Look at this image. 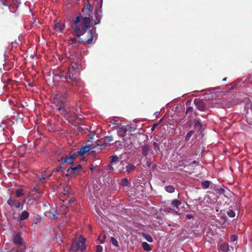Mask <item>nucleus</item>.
I'll return each instance as SVG.
<instances>
[{"instance_id": "obj_1", "label": "nucleus", "mask_w": 252, "mask_h": 252, "mask_svg": "<svg viewBox=\"0 0 252 252\" xmlns=\"http://www.w3.org/2000/svg\"><path fill=\"white\" fill-rule=\"evenodd\" d=\"M82 12L84 16H77L72 24L71 28L75 35L78 37L86 34L88 38L85 39V41L90 43L93 41L95 34L94 32L91 30L88 31L90 28L91 6L88 5L86 8H84L82 9Z\"/></svg>"}, {"instance_id": "obj_2", "label": "nucleus", "mask_w": 252, "mask_h": 252, "mask_svg": "<svg viewBox=\"0 0 252 252\" xmlns=\"http://www.w3.org/2000/svg\"><path fill=\"white\" fill-rule=\"evenodd\" d=\"M79 66L78 63H72L67 73L63 71L58 76L61 79L66 80L68 83L78 84L79 82Z\"/></svg>"}, {"instance_id": "obj_3", "label": "nucleus", "mask_w": 252, "mask_h": 252, "mask_svg": "<svg viewBox=\"0 0 252 252\" xmlns=\"http://www.w3.org/2000/svg\"><path fill=\"white\" fill-rule=\"evenodd\" d=\"M85 243L86 239L82 237H79L78 240H75L73 242L70 251L75 252L80 250L82 252H85L86 249Z\"/></svg>"}, {"instance_id": "obj_4", "label": "nucleus", "mask_w": 252, "mask_h": 252, "mask_svg": "<svg viewBox=\"0 0 252 252\" xmlns=\"http://www.w3.org/2000/svg\"><path fill=\"white\" fill-rule=\"evenodd\" d=\"M78 156H80V155L78 154L77 151L76 152L70 155L68 158H67V157H65V158L62 157L60 159H58V161L59 162H62L63 163L67 162L69 164H72L73 159L75 158Z\"/></svg>"}, {"instance_id": "obj_5", "label": "nucleus", "mask_w": 252, "mask_h": 252, "mask_svg": "<svg viewBox=\"0 0 252 252\" xmlns=\"http://www.w3.org/2000/svg\"><path fill=\"white\" fill-rule=\"evenodd\" d=\"M7 203L11 207H15L16 208H21V209L23 208V205H22L18 200L12 198L11 196L8 199Z\"/></svg>"}, {"instance_id": "obj_6", "label": "nucleus", "mask_w": 252, "mask_h": 252, "mask_svg": "<svg viewBox=\"0 0 252 252\" xmlns=\"http://www.w3.org/2000/svg\"><path fill=\"white\" fill-rule=\"evenodd\" d=\"M54 29L56 32H62L64 30L65 25L60 21H56L54 22Z\"/></svg>"}, {"instance_id": "obj_7", "label": "nucleus", "mask_w": 252, "mask_h": 252, "mask_svg": "<svg viewBox=\"0 0 252 252\" xmlns=\"http://www.w3.org/2000/svg\"><path fill=\"white\" fill-rule=\"evenodd\" d=\"M196 108L200 111H204L206 109V106L204 103L202 101L198 99H195L194 101Z\"/></svg>"}, {"instance_id": "obj_8", "label": "nucleus", "mask_w": 252, "mask_h": 252, "mask_svg": "<svg viewBox=\"0 0 252 252\" xmlns=\"http://www.w3.org/2000/svg\"><path fill=\"white\" fill-rule=\"evenodd\" d=\"M96 148V146L94 147H92L90 145H87L82 147L78 151V154H80V156H83L85 153L89 152L92 149Z\"/></svg>"}, {"instance_id": "obj_9", "label": "nucleus", "mask_w": 252, "mask_h": 252, "mask_svg": "<svg viewBox=\"0 0 252 252\" xmlns=\"http://www.w3.org/2000/svg\"><path fill=\"white\" fill-rule=\"evenodd\" d=\"M30 216V213L27 211H23L17 219V221L20 222L27 220Z\"/></svg>"}, {"instance_id": "obj_10", "label": "nucleus", "mask_w": 252, "mask_h": 252, "mask_svg": "<svg viewBox=\"0 0 252 252\" xmlns=\"http://www.w3.org/2000/svg\"><path fill=\"white\" fill-rule=\"evenodd\" d=\"M57 214V210L55 208L53 209L51 211H46L44 213L46 217L53 219L56 218V216Z\"/></svg>"}, {"instance_id": "obj_11", "label": "nucleus", "mask_w": 252, "mask_h": 252, "mask_svg": "<svg viewBox=\"0 0 252 252\" xmlns=\"http://www.w3.org/2000/svg\"><path fill=\"white\" fill-rule=\"evenodd\" d=\"M13 241L15 244H21L23 242V239L21 237L20 233H16L13 237Z\"/></svg>"}, {"instance_id": "obj_12", "label": "nucleus", "mask_w": 252, "mask_h": 252, "mask_svg": "<svg viewBox=\"0 0 252 252\" xmlns=\"http://www.w3.org/2000/svg\"><path fill=\"white\" fill-rule=\"evenodd\" d=\"M128 126H123L118 129V132L121 136H124L128 130Z\"/></svg>"}, {"instance_id": "obj_13", "label": "nucleus", "mask_w": 252, "mask_h": 252, "mask_svg": "<svg viewBox=\"0 0 252 252\" xmlns=\"http://www.w3.org/2000/svg\"><path fill=\"white\" fill-rule=\"evenodd\" d=\"M82 169V166L80 165H78L75 167H71L68 168L67 170V171L69 173H71V171L74 172V174H78V169Z\"/></svg>"}, {"instance_id": "obj_14", "label": "nucleus", "mask_w": 252, "mask_h": 252, "mask_svg": "<svg viewBox=\"0 0 252 252\" xmlns=\"http://www.w3.org/2000/svg\"><path fill=\"white\" fill-rule=\"evenodd\" d=\"M220 251L221 252H227L230 251L228 245L225 243L221 244L220 247Z\"/></svg>"}, {"instance_id": "obj_15", "label": "nucleus", "mask_w": 252, "mask_h": 252, "mask_svg": "<svg viewBox=\"0 0 252 252\" xmlns=\"http://www.w3.org/2000/svg\"><path fill=\"white\" fill-rule=\"evenodd\" d=\"M125 168L126 169V171L127 172V173H130L131 172L135 170V166L131 163H128L126 166Z\"/></svg>"}, {"instance_id": "obj_16", "label": "nucleus", "mask_w": 252, "mask_h": 252, "mask_svg": "<svg viewBox=\"0 0 252 252\" xmlns=\"http://www.w3.org/2000/svg\"><path fill=\"white\" fill-rule=\"evenodd\" d=\"M150 151V148L149 145H144L142 149V153L143 155L145 156H147L148 153Z\"/></svg>"}, {"instance_id": "obj_17", "label": "nucleus", "mask_w": 252, "mask_h": 252, "mask_svg": "<svg viewBox=\"0 0 252 252\" xmlns=\"http://www.w3.org/2000/svg\"><path fill=\"white\" fill-rule=\"evenodd\" d=\"M194 126L195 128L200 129L202 126V125L200 122V120L198 118H196L194 120Z\"/></svg>"}, {"instance_id": "obj_18", "label": "nucleus", "mask_w": 252, "mask_h": 252, "mask_svg": "<svg viewBox=\"0 0 252 252\" xmlns=\"http://www.w3.org/2000/svg\"><path fill=\"white\" fill-rule=\"evenodd\" d=\"M181 203H182L180 200L174 199L172 201L171 205L177 209L181 205Z\"/></svg>"}, {"instance_id": "obj_19", "label": "nucleus", "mask_w": 252, "mask_h": 252, "mask_svg": "<svg viewBox=\"0 0 252 252\" xmlns=\"http://www.w3.org/2000/svg\"><path fill=\"white\" fill-rule=\"evenodd\" d=\"M142 246L143 249L147 252H150L152 250V249L149 244H148L147 242H143L142 243Z\"/></svg>"}, {"instance_id": "obj_20", "label": "nucleus", "mask_w": 252, "mask_h": 252, "mask_svg": "<svg viewBox=\"0 0 252 252\" xmlns=\"http://www.w3.org/2000/svg\"><path fill=\"white\" fill-rule=\"evenodd\" d=\"M164 189L168 193H173L175 191V188L173 186H165Z\"/></svg>"}, {"instance_id": "obj_21", "label": "nucleus", "mask_w": 252, "mask_h": 252, "mask_svg": "<svg viewBox=\"0 0 252 252\" xmlns=\"http://www.w3.org/2000/svg\"><path fill=\"white\" fill-rule=\"evenodd\" d=\"M0 5L7 6L10 12H12L11 10V6L8 4L7 1L6 0H0Z\"/></svg>"}, {"instance_id": "obj_22", "label": "nucleus", "mask_w": 252, "mask_h": 252, "mask_svg": "<svg viewBox=\"0 0 252 252\" xmlns=\"http://www.w3.org/2000/svg\"><path fill=\"white\" fill-rule=\"evenodd\" d=\"M211 182L209 181H205L201 183V186L204 189H207L209 188Z\"/></svg>"}, {"instance_id": "obj_23", "label": "nucleus", "mask_w": 252, "mask_h": 252, "mask_svg": "<svg viewBox=\"0 0 252 252\" xmlns=\"http://www.w3.org/2000/svg\"><path fill=\"white\" fill-rule=\"evenodd\" d=\"M108 143V142H107V141L104 139V141H103V143L100 145H99L97 144V145H96V147L99 146V149L100 150H102V149H105L107 147Z\"/></svg>"}, {"instance_id": "obj_24", "label": "nucleus", "mask_w": 252, "mask_h": 252, "mask_svg": "<svg viewBox=\"0 0 252 252\" xmlns=\"http://www.w3.org/2000/svg\"><path fill=\"white\" fill-rule=\"evenodd\" d=\"M106 238V234H100L99 235L98 237V240L100 241V243L101 244H103L104 243V239H105Z\"/></svg>"}, {"instance_id": "obj_25", "label": "nucleus", "mask_w": 252, "mask_h": 252, "mask_svg": "<svg viewBox=\"0 0 252 252\" xmlns=\"http://www.w3.org/2000/svg\"><path fill=\"white\" fill-rule=\"evenodd\" d=\"M143 237L147 241H148L150 243H151L153 241V239L152 237L150 235L144 234Z\"/></svg>"}, {"instance_id": "obj_26", "label": "nucleus", "mask_w": 252, "mask_h": 252, "mask_svg": "<svg viewBox=\"0 0 252 252\" xmlns=\"http://www.w3.org/2000/svg\"><path fill=\"white\" fill-rule=\"evenodd\" d=\"M60 96H61V95L59 94H58L56 95L55 97H54V99H55V101L56 102H58V101H60L62 103H64L65 102L64 99H61V100H60Z\"/></svg>"}, {"instance_id": "obj_27", "label": "nucleus", "mask_w": 252, "mask_h": 252, "mask_svg": "<svg viewBox=\"0 0 252 252\" xmlns=\"http://www.w3.org/2000/svg\"><path fill=\"white\" fill-rule=\"evenodd\" d=\"M101 13H102V11L101 9H100L96 12V18L98 20V22L97 23H95V25H96L100 22V18H101Z\"/></svg>"}, {"instance_id": "obj_28", "label": "nucleus", "mask_w": 252, "mask_h": 252, "mask_svg": "<svg viewBox=\"0 0 252 252\" xmlns=\"http://www.w3.org/2000/svg\"><path fill=\"white\" fill-rule=\"evenodd\" d=\"M16 196L19 197L24 195L23 190L21 189H18L16 191Z\"/></svg>"}, {"instance_id": "obj_29", "label": "nucleus", "mask_w": 252, "mask_h": 252, "mask_svg": "<svg viewBox=\"0 0 252 252\" xmlns=\"http://www.w3.org/2000/svg\"><path fill=\"white\" fill-rule=\"evenodd\" d=\"M118 162V158L117 156H112L111 157V163L113 164Z\"/></svg>"}, {"instance_id": "obj_30", "label": "nucleus", "mask_w": 252, "mask_h": 252, "mask_svg": "<svg viewBox=\"0 0 252 252\" xmlns=\"http://www.w3.org/2000/svg\"><path fill=\"white\" fill-rule=\"evenodd\" d=\"M193 131L192 130H190V131H189V132H188V133L187 134L186 137H185V140L187 141H188L190 138L191 137V136L192 135V134H193Z\"/></svg>"}, {"instance_id": "obj_31", "label": "nucleus", "mask_w": 252, "mask_h": 252, "mask_svg": "<svg viewBox=\"0 0 252 252\" xmlns=\"http://www.w3.org/2000/svg\"><path fill=\"white\" fill-rule=\"evenodd\" d=\"M110 240H111V242L112 244L114 246H115L116 247H119L118 242L114 237H111Z\"/></svg>"}, {"instance_id": "obj_32", "label": "nucleus", "mask_w": 252, "mask_h": 252, "mask_svg": "<svg viewBox=\"0 0 252 252\" xmlns=\"http://www.w3.org/2000/svg\"><path fill=\"white\" fill-rule=\"evenodd\" d=\"M121 184L124 186H128L129 183L126 178H124L122 180Z\"/></svg>"}, {"instance_id": "obj_33", "label": "nucleus", "mask_w": 252, "mask_h": 252, "mask_svg": "<svg viewBox=\"0 0 252 252\" xmlns=\"http://www.w3.org/2000/svg\"><path fill=\"white\" fill-rule=\"evenodd\" d=\"M227 215L231 218H234L235 216V213L233 210H229L227 211Z\"/></svg>"}, {"instance_id": "obj_34", "label": "nucleus", "mask_w": 252, "mask_h": 252, "mask_svg": "<svg viewBox=\"0 0 252 252\" xmlns=\"http://www.w3.org/2000/svg\"><path fill=\"white\" fill-rule=\"evenodd\" d=\"M104 139L109 143L113 141V137L112 136H106L104 137Z\"/></svg>"}, {"instance_id": "obj_35", "label": "nucleus", "mask_w": 252, "mask_h": 252, "mask_svg": "<svg viewBox=\"0 0 252 252\" xmlns=\"http://www.w3.org/2000/svg\"><path fill=\"white\" fill-rule=\"evenodd\" d=\"M237 238L236 235H231L230 237V241L232 243L235 242L237 241Z\"/></svg>"}, {"instance_id": "obj_36", "label": "nucleus", "mask_w": 252, "mask_h": 252, "mask_svg": "<svg viewBox=\"0 0 252 252\" xmlns=\"http://www.w3.org/2000/svg\"><path fill=\"white\" fill-rule=\"evenodd\" d=\"M103 250L102 247L100 245H98L96 247V252H102Z\"/></svg>"}, {"instance_id": "obj_37", "label": "nucleus", "mask_w": 252, "mask_h": 252, "mask_svg": "<svg viewBox=\"0 0 252 252\" xmlns=\"http://www.w3.org/2000/svg\"><path fill=\"white\" fill-rule=\"evenodd\" d=\"M62 168V166L61 165H59L58 167H57L56 168H55L53 172H57L59 171L61 168Z\"/></svg>"}, {"instance_id": "obj_38", "label": "nucleus", "mask_w": 252, "mask_h": 252, "mask_svg": "<svg viewBox=\"0 0 252 252\" xmlns=\"http://www.w3.org/2000/svg\"><path fill=\"white\" fill-rule=\"evenodd\" d=\"M193 215L191 214H187L186 215V217L188 219H191L193 218Z\"/></svg>"}, {"instance_id": "obj_39", "label": "nucleus", "mask_w": 252, "mask_h": 252, "mask_svg": "<svg viewBox=\"0 0 252 252\" xmlns=\"http://www.w3.org/2000/svg\"><path fill=\"white\" fill-rule=\"evenodd\" d=\"M57 109L59 111H61V110H63L66 111V109L64 107H59L57 108Z\"/></svg>"}, {"instance_id": "obj_40", "label": "nucleus", "mask_w": 252, "mask_h": 252, "mask_svg": "<svg viewBox=\"0 0 252 252\" xmlns=\"http://www.w3.org/2000/svg\"><path fill=\"white\" fill-rule=\"evenodd\" d=\"M20 0H13V1L15 2V4H17L18 5L20 4Z\"/></svg>"}, {"instance_id": "obj_41", "label": "nucleus", "mask_w": 252, "mask_h": 252, "mask_svg": "<svg viewBox=\"0 0 252 252\" xmlns=\"http://www.w3.org/2000/svg\"><path fill=\"white\" fill-rule=\"evenodd\" d=\"M209 198H210L209 196L207 195V196H205V197L204 198V201H207L208 199H209Z\"/></svg>"}, {"instance_id": "obj_42", "label": "nucleus", "mask_w": 252, "mask_h": 252, "mask_svg": "<svg viewBox=\"0 0 252 252\" xmlns=\"http://www.w3.org/2000/svg\"><path fill=\"white\" fill-rule=\"evenodd\" d=\"M158 125V124H155V125L153 126L152 127L151 130H153L155 129V128L156 127V126Z\"/></svg>"}, {"instance_id": "obj_43", "label": "nucleus", "mask_w": 252, "mask_h": 252, "mask_svg": "<svg viewBox=\"0 0 252 252\" xmlns=\"http://www.w3.org/2000/svg\"><path fill=\"white\" fill-rule=\"evenodd\" d=\"M45 179V177H42V178H40L39 180L40 181H42L44 180Z\"/></svg>"}, {"instance_id": "obj_44", "label": "nucleus", "mask_w": 252, "mask_h": 252, "mask_svg": "<svg viewBox=\"0 0 252 252\" xmlns=\"http://www.w3.org/2000/svg\"><path fill=\"white\" fill-rule=\"evenodd\" d=\"M173 213L175 214H179L177 211H174Z\"/></svg>"}, {"instance_id": "obj_45", "label": "nucleus", "mask_w": 252, "mask_h": 252, "mask_svg": "<svg viewBox=\"0 0 252 252\" xmlns=\"http://www.w3.org/2000/svg\"><path fill=\"white\" fill-rule=\"evenodd\" d=\"M192 108L191 107H189L188 108V110L187 111V112L189 111V110H190L191 109H192Z\"/></svg>"}, {"instance_id": "obj_46", "label": "nucleus", "mask_w": 252, "mask_h": 252, "mask_svg": "<svg viewBox=\"0 0 252 252\" xmlns=\"http://www.w3.org/2000/svg\"><path fill=\"white\" fill-rule=\"evenodd\" d=\"M90 169V170L93 171V169H94V167H91Z\"/></svg>"}, {"instance_id": "obj_47", "label": "nucleus", "mask_w": 252, "mask_h": 252, "mask_svg": "<svg viewBox=\"0 0 252 252\" xmlns=\"http://www.w3.org/2000/svg\"><path fill=\"white\" fill-rule=\"evenodd\" d=\"M226 78H223V80H223V81H226Z\"/></svg>"}, {"instance_id": "obj_48", "label": "nucleus", "mask_w": 252, "mask_h": 252, "mask_svg": "<svg viewBox=\"0 0 252 252\" xmlns=\"http://www.w3.org/2000/svg\"><path fill=\"white\" fill-rule=\"evenodd\" d=\"M71 201V199H69V203H70Z\"/></svg>"}, {"instance_id": "obj_49", "label": "nucleus", "mask_w": 252, "mask_h": 252, "mask_svg": "<svg viewBox=\"0 0 252 252\" xmlns=\"http://www.w3.org/2000/svg\"><path fill=\"white\" fill-rule=\"evenodd\" d=\"M196 163V161H194L193 162V163Z\"/></svg>"}, {"instance_id": "obj_50", "label": "nucleus", "mask_w": 252, "mask_h": 252, "mask_svg": "<svg viewBox=\"0 0 252 252\" xmlns=\"http://www.w3.org/2000/svg\"><path fill=\"white\" fill-rule=\"evenodd\" d=\"M51 175V174L48 176V177H50Z\"/></svg>"}, {"instance_id": "obj_51", "label": "nucleus", "mask_w": 252, "mask_h": 252, "mask_svg": "<svg viewBox=\"0 0 252 252\" xmlns=\"http://www.w3.org/2000/svg\"><path fill=\"white\" fill-rule=\"evenodd\" d=\"M15 252H19L18 251H16Z\"/></svg>"}]
</instances>
